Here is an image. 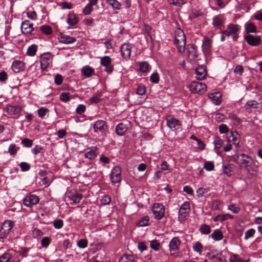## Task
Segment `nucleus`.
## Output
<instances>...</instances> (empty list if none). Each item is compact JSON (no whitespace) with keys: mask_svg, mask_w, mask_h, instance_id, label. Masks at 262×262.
<instances>
[{"mask_svg":"<svg viewBox=\"0 0 262 262\" xmlns=\"http://www.w3.org/2000/svg\"><path fill=\"white\" fill-rule=\"evenodd\" d=\"M255 230L253 228H251V229H250L247 230L245 232V239L246 240H247L248 238H249L250 237H252L254 235V234H255Z\"/></svg>","mask_w":262,"mask_h":262,"instance_id":"48","label":"nucleus"},{"mask_svg":"<svg viewBox=\"0 0 262 262\" xmlns=\"http://www.w3.org/2000/svg\"><path fill=\"white\" fill-rule=\"evenodd\" d=\"M0 262H13L12 256L8 253L3 254L0 257Z\"/></svg>","mask_w":262,"mask_h":262,"instance_id":"39","label":"nucleus"},{"mask_svg":"<svg viewBox=\"0 0 262 262\" xmlns=\"http://www.w3.org/2000/svg\"><path fill=\"white\" fill-rule=\"evenodd\" d=\"M149 217L148 216H145L141 219L138 223V226L139 227H144L148 225Z\"/></svg>","mask_w":262,"mask_h":262,"instance_id":"42","label":"nucleus"},{"mask_svg":"<svg viewBox=\"0 0 262 262\" xmlns=\"http://www.w3.org/2000/svg\"><path fill=\"white\" fill-rule=\"evenodd\" d=\"M58 39L60 42L64 44H71L76 41V38L75 37H71L63 34H61Z\"/></svg>","mask_w":262,"mask_h":262,"instance_id":"24","label":"nucleus"},{"mask_svg":"<svg viewBox=\"0 0 262 262\" xmlns=\"http://www.w3.org/2000/svg\"><path fill=\"white\" fill-rule=\"evenodd\" d=\"M188 88L192 93L201 95L206 91L207 86L204 83L192 81L188 85Z\"/></svg>","mask_w":262,"mask_h":262,"instance_id":"3","label":"nucleus"},{"mask_svg":"<svg viewBox=\"0 0 262 262\" xmlns=\"http://www.w3.org/2000/svg\"><path fill=\"white\" fill-rule=\"evenodd\" d=\"M112 59L108 56H105L100 59V63L102 66L105 67L104 71L108 73H111L114 70L113 65L111 64Z\"/></svg>","mask_w":262,"mask_h":262,"instance_id":"10","label":"nucleus"},{"mask_svg":"<svg viewBox=\"0 0 262 262\" xmlns=\"http://www.w3.org/2000/svg\"><path fill=\"white\" fill-rule=\"evenodd\" d=\"M81 73L83 76L89 78L94 74V69L89 66H85L81 68Z\"/></svg>","mask_w":262,"mask_h":262,"instance_id":"26","label":"nucleus"},{"mask_svg":"<svg viewBox=\"0 0 262 262\" xmlns=\"http://www.w3.org/2000/svg\"><path fill=\"white\" fill-rule=\"evenodd\" d=\"M211 237L215 241H221L223 238L222 232L219 229L215 230L211 234Z\"/></svg>","mask_w":262,"mask_h":262,"instance_id":"32","label":"nucleus"},{"mask_svg":"<svg viewBox=\"0 0 262 262\" xmlns=\"http://www.w3.org/2000/svg\"><path fill=\"white\" fill-rule=\"evenodd\" d=\"M21 143L27 147H31L33 145V141L28 138H25L21 140Z\"/></svg>","mask_w":262,"mask_h":262,"instance_id":"50","label":"nucleus"},{"mask_svg":"<svg viewBox=\"0 0 262 262\" xmlns=\"http://www.w3.org/2000/svg\"><path fill=\"white\" fill-rule=\"evenodd\" d=\"M239 27L237 24L230 23L227 26L226 30L224 31V34L227 36H232L233 40L236 41L238 37Z\"/></svg>","mask_w":262,"mask_h":262,"instance_id":"4","label":"nucleus"},{"mask_svg":"<svg viewBox=\"0 0 262 262\" xmlns=\"http://www.w3.org/2000/svg\"><path fill=\"white\" fill-rule=\"evenodd\" d=\"M20 168L23 171H27L30 169V166L29 164L26 162H23L19 164Z\"/></svg>","mask_w":262,"mask_h":262,"instance_id":"60","label":"nucleus"},{"mask_svg":"<svg viewBox=\"0 0 262 262\" xmlns=\"http://www.w3.org/2000/svg\"><path fill=\"white\" fill-rule=\"evenodd\" d=\"M240 157L238 164L242 167H244L249 173L255 171V164L251 157L245 154H242Z\"/></svg>","mask_w":262,"mask_h":262,"instance_id":"2","label":"nucleus"},{"mask_svg":"<svg viewBox=\"0 0 262 262\" xmlns=\"http://www.w3.org/2000/svg\"><path fill=\"white\" fill-rule=\"evenodd\" d=\"M134 258L132 255L124 254L119 259L118 262H134Z\"/></svg>","mask_w":262,"mask_h":262,"instance_id":"38","label":"nucleus"},{"mask_svg":"<svg viewBox=\"0 0 262 262\" xmlns=\"http://www.w3.org/2000/svg\"><path fill=\"white\" fill-rule=\"evenodd\" d=\"M150 81L151 82L158 83L159 81V77L158 74L157 73H154L152 74L150 76Z\"/></svg>","mask_w":262,"mask_h":262,"instance_id":"54","label":"nucleus"},{"mask_svg":"<svg viewBox=\"0 0 262 262\" xmlns=\"http://www.w3.org/2000/svg\"><path fill=\"white\" fill-rule=\"evenodd\" d=\"M180 243V241L177 237H174L171 239L169 244V250L171 255L176 256L177 255Z\"/></svg>","mask_w":262,"mask_h":262,"instance_id":"9","label":"nucleus"},{"mask_svg":"<svg viewBox=\"0 0 262 262\" xmlns=\"http://www.w3.org/2000/svg\"><path fill=\"white\" fill-rule=\"evenodd\" d=\"M249 259L243 260L238 255L230 254L229 262H249Z\"/></svg>","mask_w":262,"mask_h":262,"instance_id":"37","label":"nucleus"},{"mask_svg":"<svg viewBox=\"0 0 262 262\" xmlns=\"http://www.w3.org/2000/svg\"><path fill=\"white\" fill-rule=\"evenodd\" d=\"M228 209L229 210H230V211H231L234 213H237L240 210L239 207H238L234 205H231L228 206Z\"/></svg>","mask_w":262,"mask_h":262,"instance_id":"64","label":"nucleus"},{"mask_svg":"<svg viewBox=\"0 0 262 262\" xmlns=\"http://www.w3.org/2000/svg\"><path fill=\"white\" fill-rule=\"evenodd\" d=\"M107 4L112 6L114 9L120 10L121 9V5L117 0H105Z\"/></svg>","mask_w":262,"mask_h":262,"instance_id":"35","label":"nucleus"},{"mask_svg":"<svg viewBox=\"0 0 262 262\" xmlns=\"http://www.w3.org/2000/svg\"><path fill=\"white\" fill-rule=\"evenodd\" d=\"M41 32L46 35H50L52 33V28L49 25H42L40 27Z\"/></svg>","mask_w":262,"mask_h":262,"instance_id":"41","label":"nucleus"},{"mask_svg":"<svg viewBox=\"0 0 262 262\" xmlns=\"http://www.w3.org/2000/svg\"><path fill=\"white\" fill-rule=\"evenodd\" d=\"M224 22V17L222 15H217L213 18L212 24L215 27H221Z\"/></svg>","mask_w":262,"mask_h":262,"instance_id":"31","label":"nucleus"},{"mask_svg":"<svg viewBox=\"0 0 262 262\" xmlns=\"http://www.w3.org/2000/svg\"><path fill=\"white\" fill-rule=\"evenodd\" d=\"M209 98L215 105H219L222 102V94L220 92H215L208 95Z\"/></svg>","mask_w":262,"mask_h":262,"instance_id":"25","label":"nucleus"},{"mask_svg":"<svg viewBox=\"0 0 262 262\" xmlns=\"http://www.w3.org/2000/svg\"><path fill=\"white\" fill-rule=\"evenodd\" d=\"M126 131L127 127L123 123H119L116 127V132L119 136L123 135Z\"/></svg>","mask_w":262,"mask_h":262,"instance_id":"30","label":"nucleus"},{"mask_svg":"<svg viewBox=\"0 0 262 262\" xmlns=\"http://www.w3.org/2000/svg\"><path fill=\"white\" fill-rule=\"evenodd\" d=\"M111 201V196L108 195H104L102 197V198L101 200V202L102 204L103 205H107Z\"/></svg>","mask_w":262,"mask_h":262,"instance_id":"61","label":"nucleus"},{"mask_svg":"<svg viewBox=\"0 0 262 262\" xmlns=\"http://www.w3.org/2000/svg\"><path fill=\"white\" fill-rule=\"evenodd\" d=\"M186 3V0H171L170 2L171 4L177 6H181Z\"/></svg>","mask_w":262,"mask_h":262,"instance_id":"55","label":"nucleus"},{"mask_svg":"<svg viewBox=\"0 0 262 262\" xmlns=\"http://www.w3.org/2000/svg\"><path fill=\"white\" fill-rule=\"evenodd\" d=\"M219 132L221 134H225L227 133L229 131V128L227 126V125L225 124H221L219 127Z\"/></svg>","mask_w":262,"mask_h":262,"instance_id":"56","label":"nucleus"},{"mask_svg":"<svg viewBox=\"0 0 262 262\" xmlns=\"http://www.w3.org/2000/svg\"><path fill=\"white\" fill-rule=\"evenodd\" d=\"M68 198L71 202V204L79 203L82 198V195L78 193L75 190L72 189L68 193Z\"/></svg>","mask_w":262,"mask_h":262,"instance_id":"12","label":"nucleus"},{"mask_svg":"<svg viewBox=\"0 0 262 262\" xmlns=\"http://www.w3.org/2000/svg\"><path fill=\"white\" fill-rule=\"evenodd\" d=\"M49 111L48 108L44 107H41L37 110L38 116L41 118H43Z\"/></svg>","mask_w":262,"mask_h":262,"instance_id":"45","label":"nucleus"},{"mask_svg":"<svg viewBox=\"0 0 262 262\" xmlns=\"http://www.w3.org/2000/svg\"><path fill=\"white\" fill-rule=\"evenodd\" d=\"M39 201V198L36 195L30 194L25 198L24 203L25 206L31 207L32 205L37 204Z\"/></svg>","mask_w":262,"mask_h":262,"instance_id":"17","label":"nucleus"},{"mask_svg":"<svg viewBox=\"0 0 262 262\" xmlns=\"http://www.w3.org/2000/svg\"><path fill=\"white\" fill-rule=\"evenodd\" d=\"M77 246L80 248H85L88 246V241L85 239H81L77 242Z\"/></svg>","mask_w":262,"mask_h":262,"instance_id":"52","label":"nucleus"},{"mask_svg":"<svg viewBox=\"0 0 262 262\" xmlns=\"http://www.w3.org/2000/svg\"><path fill=\"white\" fill-rule=\"evenodd\" d=\"M150 247L152 249L157 251L159 249L160 244L157 241L153 240L150 242Z\"/></svg>","mask_w":262,"mask_h":262,"instance_id":"58","label":"nucleus"},{"mask_svg":"<svg viewBox=\"0 0 262 262\" xmlns=\"http://www.w3.org/2000/svg\"><path fill=\"white\" fill-rule=\"evenodd\" d=\"M63 225V221L61 219L57 220L54 221L53 225L56 229H60Z\"/></svg>","mask_w":262,"mask_h":262,"instance_id":"51","label":"nucleus"},{"mask_svg":"<svg viewBox=\"0 0 262 262\" xmlns=\"http://www.w3.org/2000/svg\"><path fill=\"white\" fill-rule=\"evenodd\" d=\"M145 93V89L143 85H139L137 90V94L139 95H143Z\"/></svg>","mask_w":262,"mask_h":262,"instance_id":"62","label":"nucleus"},{"mask_svg":"<svg viewBox=\"0 0 262 262\" xmlns=\"http://www.w3.org/2000/svg\"><path fill=\"white\" fill-rule=\"evenodd\" d=\"M245 28L246 30L247 33H256V28L255 26L252 23L247 22L245 24Z\"/></svg>","mask_w":262,"mask_h":262,"instance_id":"34","label":"nucleus"},{"mask_svg":"<svg viewBox=\"0 0 262 262\" xmlns=\"http://www.w3.org/2000/svg\"><path fill=\"white\" fill-rule=\"evenodd\" d=\"M121 168L118 166L114 167L110 174V179L113 184L120 183L121 181Z\"/></svg>","mask_w":262,"mask_h":262,"instance_id":"8","label":"nucleus"},{"mask_svg":"<svg viewBox=\"0 0 262 262\" xmlns=\"http://www.w3.org/2000/svg\"><path fill=\"white\" fill-rule=\"evenodd\" d=\"M8 152L11 155H15L17 152V150L16 149V145L14 144H10L8 148Z\"/></svg>","mask_w":262,"mask_h":262,"instance_id":"59","label":"nucleus"},{"mask_svg":"<svg viewBox=\"0 0 262 262\" xmlns=\"http://www.w3.org/2000/svg\"><path fill=\"white\" fill-rule=\"evenodd\" d=\"M167 125L172 130L179 129L181 127V123L177 119L168 116L166 119Z\"/></svg>","mask_w":262,"mask_h":262,"instance_id":"15","label":"nucleus"},{"mask_svg":"<svg viewBox=\"0 0 262 262\" xmlns=\"http://www.w3.org/2000/svg\"><path fill=\"white\" fill-rule=\"evenodd\" d=\"M33 24L31 23L29 20H25L22 22L21 25V30L23 33L26 35L32 34L34 31Z\"/></svg>","mask_w":262,"mask_h":262,"instance_id":"14","label":"nucleus"},{"mask_svg":"<svg viewBox=\"0 0 262 262\" xmlns=\"http://www.w3.org/2000/svg\"><path fill=\"white\" fill-rule=\"evenodd\" d=\"M51 242L50 238L47 236L44 237L41 241V246L44 248H47L49 246Z\"/></svg>","mask_w":262,"mask_h":262,"instance_id":"49","label":"nucleus"},{"mask_svg":"<svg viewBox=\"0 0 262 262\" xmlns=\"http://www.w3.org/2000/svg\"><path fill=\"white\" fill-rule=\"evenodd\" d=\"M97 154V148L92 147L89 151L85 152V157L90 160H93L96 157Z\"/></svg>","mask_w":262,"mask_h":262,"instance_id":"29","label":"nucleus"},{"mask_svg":"<svg viewBox=\"0 0 262 262\" xmlns=\"http://www.w3.org/2000/svg\"><path fill=\"white\" fill-rule=\"evenodd\" d=\"M132 47L130 45L124 43L121 47V52L122 57L125 59H128L130 56Z\"/></svg>","mask_w":262,"mask_h":262,"instance_id":"20","label":"nucleus"},{"mask_svg":"<svg viewBox=\"0 0 262 262\" xmlns=\"http://www.w3.org/2000/svg\"><path fill=\"white\" fill-rule=\"evenodd\" d=\"M14 226V223L11 220L5 221L2 225L0 229V238H4L9 233Z\"/></svg>","mask_w":262,"mask_h":262,"instance_id":"5","label":"nucleus"},{"mask_svg":"<svg viewBox=\"0 0 262 262\" xmlns=\"http://www.w3.org/2000/svg\"><path fill=\"white\" fill-rule=\"evenodd\" d=\"M24 68L25 63L20 60L14 61L11 65V69L15 73L19 72L20 71L24 70Z\"/></svg>","mask_w":262,"mask_h":262,"instance_id":"23","label":"nucleus"},{"mask_svg":"<svg viewBox=\"0 0 262 262\" xmlns=\"http://www.w3.org/2000/svg\"><path fill=\"white\" fill-rule=\"evenodd\" d=\"M93 128L95 133L104 135L107 129V125L104 121L99 120L94 123Z\"/></svg>","mask_w":262,"mask_h":262,"instance_id":"7","label":"nucleus"},{"mask_svg":"<svg viewBox=\"0 0 262 262\" xmlns=\"http://www.w3.org/2000/svg\"><path fill=\"white\" fill-rule=\"evenodd\" d=\"M22 110V107L19 105H7L6 106L7 112L11 115L20 114Z\"/></svg>","mask_w":262,"mask_h":262,"instance_id":"21","label":"nucleus"},{"mask_svg":"<svg viewBox=\"0 0 262 262\" xmlns=\"http://www.w3.org/2000/svg\"><path fill=\"white\" fill-rule=\"evenodd\" d=\"M213 144L215 148H220L223 145V140L219 137H215L213 139Z\"/></svg>","mask_w":262,"mask_h":262,"instance_id":"44","label":"nucleus"},{"mask_svg":"<svg viewBox=\"0 0 262 262\" xmlns=\"http://www.w3.org/2000/svg\"><path fill=\"white\" fill-rule=\"evenodd\" d=\"M174 44L180 53H182L185 51L186 37L183 31L180 28L175 31Z\"/></svg>","mask_w":262,"mask_h":262,"instance_id":"1","label":"nucleus"},{"mask_svg":"<svg viewBox=\"0 0 262 262\" xmlns=\"http://www.w3.org/2000/svg\"><path fill=\"white\" fill-rule=\"evenodd\" d=\"M138 249L141 252H143L144 251L146 250L147 247L143 242H139L138 243Z\"/></svg>","mask_w":262,"mask_h":262,"instance_id":"63","label":"nucleus"},{"mask_svg":"<svg viewBox=\"0 0 262 262\" xmlns=\"http://www.w3.org/2000/svg\"><path fill=\"white\" fill-rule=\"evenodd\" d=\"M149 64L145 61L141 62L139 64V69L143 73H146L148 71Z\"/></svg>","mask_w":262,"mask_h":262,"instance_id":"43","label":"nucleus"},{"mask_svg":"<svg viewBox=\"0 0 262 262\" xmlns=\"http://www.w3.org/2000/svg\"><path fill=\"white\" fill-rule=\"evenodd\" d=\"M60 100L64 102H67L70 100V93H62L60 95Z\"/></svg>","mask_w":262,"mask_h":262,"instance_id":"46","label":"nucleus"},{"mask_svg":"<svg viewBox=\"0 0 262 262\" xmlns=\"http://www.w3.org/2000/svg\"><path fill=\"white\" fill-rule=\"evenodd\" d=\"M211 40H210L208 37H205L204 38L202 48L206 56L209 55L211 53Z\"/></svg>","mask_w":262,"mask_h":262,"instance_id":"18","label":"nucleus"},{"mask_svg":"<svg viewBox=\"0 0 262 262\" xmlns=\"http://www.w3.org/2000/svg\"><path fill=\"white\" fill-rule=\"evenodd\" d=\"M214 164L212 162H206L204 164V168L207 171H211L214 169Z\"/></svg>","mask_w":262,"mask_h":262,"instance_id":"53","label":"nucleus"},{"mask_svg":"<svg viewBox=\"0 0 262 262\" xmlns=\"http://www.w3.org/2000/svg\"><path fill=\"white\" fill-rule=\"evenodd\" d=\"M52 60V55L50 53L42 54L40 57V66L42 70H46Z\"/></svg>","mask_w":262,"mask_h":262,"instance_id":"13","label":"nucleus"},{"mask_svg":"<svg viewBox=\"0 0 262 262\" xmlns=\"http://www.w3.org/2000/svg\"><path fill=\"white\" fill-rule=\"evenodd\" d=\"M190 211L189 203L185 202L181 206L179 211V219L180 221L183 220L188 214Z\"/></svg>","mask_w":262,"mask_h":262,"instance_id":"11","label":"nucleus"},{"mask_svg":"<svg viewBox=\"0 0 262 262\" xmlns=\"http://www.w3.org/2000/svg\"><path fill=\"white\" fill-rule=\"evenodd\" d=\"M230 134L231 136L228 138V141L232 142L236 148L238 147L240 139L238 133L237 132H231Z\"/></svg>","mask_w":262,"mask_h":262,"instance_id":"22","label":"nucleus"},{"mask_svg":"<svg viewBox=\"0 0 262 262\" xmlns=\"http://www.w3.org/2000/svg\"><path fill=\"white\" fill-rule=\"evenodd\" d=\"M78 22V18L73 12H70L67 16V23L71 26L76 25Z\"/></svg>","mask_w":262,"mask_h":262,"instance_id":"27","label":"nucleus"},{"mask_svg":"<svg viewBox=\"0 0 262 262\" xmlns=\"http://www.w3.org/2000/svg\"><path fill=\"white\" fill-rule=\"evenodd\" d=\"M192 248L195 252L201 253L203 250V245L200 242H197L193 246Z\"/></svg>","mask_w":262,"mask_h":262,"instance_id":"47","label":"nucleus"},{"mask_svg":"<svg viewBox=\"0 0 262 262\" xmlns=\"http://www.w3.org/2000/svg\"><path fill=\"white\" fill-rule=\"evenodd\" d=\"M32 235L34 237L37 238L43 235V233L40 229L35 228L32 231Z\"/></svg>","mask_w":262,"mask_h":262,"instance_id":"57","label":"nucleus"},{"mask_svg":"<svg viewBox=\"0 0 262 262\" xmlns=\"http://www.w3.org/2000/svg\"><path fill=\"white\" fill-rule=\"evenodd\" d=\"M188 58L191 60H194L197 57L196 50L192 45H188L187 48Z\"/></svg>","mask_w":262,"mask_h":262,"instance_id":"28","label":"nucleus"},{"mask_svg":"<svg viewBox=\"0 0 262 262\" xmlns=\"http://www.w3.org/2000/svg\"><path fill=\"white\" fill-rule=\"evenodd\" d=\"M200 231L202 234H208L211 232L210 227L206 224H203L200 226Z\"/></svg>","mask_w":262,"mask_h":262,"instance_id":"40","label":"nucleus"},{"mask_svg":"<svg viewBox=\"0 0 262 262\" xmlns=\"http://www.w3.org/2000/svg\"><path fill=\"white\" fill-rule=\"evenodd\" d=\"M37 46L35 44H33L28 48L27 51V54L30 56H34L37 52Z\"/></svg>","mask_w":262,"mask_h":262,"instance_id":"36","label":"nucleus"},{"mask_svg":"<svg viewBox=\"0 0 262 262\" xmlns=\"http://www.w3.org/2000/svg\"><path fill=\"white\" fill-rule=\"evenodd\" d=\"M152 213L157 220L161 219L165 214V207L160 203H155L152 207Z\"/></svg>","mask_w":262,"mask_h":262,"instance_id":"6","label":"nucleus"},{"mask_svg":"<svg viewBox=\"0 0 262 262\" xmlns=\"http://www.w3.org/2000/svg\"><path fill=\"white\" fill-rule=\"evenodd\" d=\"M259 103L255 100H249L245 105V109L249 111L251 108H256L258 107Z\"/></svg>","mask_w":262,"mask_h":262,"instance_id":"33","label":"nucleus"},{"mask_svg":"<svg viewBox=\"0 0 262 262\" xmlns=\"http://www.w3.org/2000/svg\"><path fill=\"white\" fill-rule=\"evenodd\" d=\"M247 42L252 46H257L261 43L260 36H254L252 35H247L244 36Z\"/></svg>","mask_w":262,"mask_h":262,"instance_id":"16","label":"nucleus"},{"mask_svg":"<svg viewBox=\"0 0 262 262\" xmlns=\"http://www.w3.org/2000/svg\"><path fill=\"white\" fill-rule=\"evenodd\" d=\"M196 79L200 80L204 79L207 75L206 68L204 65L199 66L195 70Z\"/></svg>","mask_w":262,"mask_h":262,"instance_id":"19","label":"nucleus"}]
</instances>
